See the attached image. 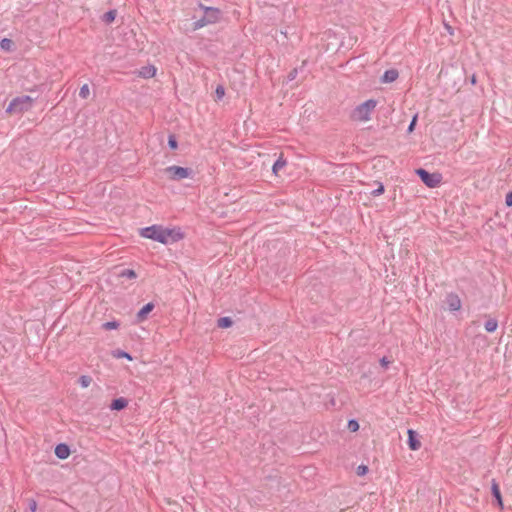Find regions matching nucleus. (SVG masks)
Instances as JSON below:
<instances>
[{
    "label": "nucleus",
    "instance_id": "f257e3e1",
    "mask_svg": "<svg viewBox=\"0 0 512 512\" xmlns=\"http://www.w3.org/2000/svg\"><path fill=\"white\" fill-rule=\"evenodd\" d=\"M143 238L151 239L162 244H171L184 239L185 234L179 227H163L161 225H152L142 228L139 232Z\"/></svg>",
    "mask_w": 512,
    "mask_h": 512
},
{
    "label": "nucleus",
    "instance_id": "f03ea898",
    "mask_svg": "<svg viewBox=\"0 0 512 512\" xmlns=\"http://www.w3.org/2000/svg\"><path fill=\"white\" fill-rule=\"evenodd\" d=\"M378 105L375 99H368L358 104L351 112V119L357 123H366L372 119V115Z\"/></svg>",
    "mask_w": 512,
    "mask_h": 512
},
{
    "label": "nucleus",
    "instance_id": "7ed1b4c3",
    "mask_svg": "<svg viewBox=\"0 0 512 512\" xmlns=\"http://www.w3.org/2000/svg\"><path fill=\"white\" fill-rule=\"evenodd\" d=\"M34 99L30 96L23 95L15 97L9 103L6 112L10 115L20 114L26 112L32 108Z\"/></svg>",
    "mask_w": 512,
    "mask_h": 512
},
{
    "label": "nucleus",
    "instance_id": "20e7f679",
    "mask_svg": "<svg viewBox=\"0 0 512 512\" xmlns=\"http://www.w3.org/2000/svg\"><path fill=\"white\" fill-rule=\"evenodd\" d=\"M164 173L169 180L177 181L192 177L193 171L190 168L172 165L166 167Z\"/></svg>",
    "mask_w": 512,
    "mask_h": 512
},
{
    "label": "nucleus",
    "instance_id": "39448f33",
    "mask_svg": "<svg viewBox=\"0 0 512 512\" xmlns=\"http://www.w3.org/2000/svg\"><path fill=\"white\" fill-rule=\"evenodd\" d=\"M416 173L429 188H435L441 183L442 177L439 173H429L422 168L417 169Z\"/></svg>",
    "mask_w": 512,
    "mask_h": 512
},
{
    "label": "nucleus",
    "instance_id": "423d86ee",
    "mask_svg": "<svg viewBox=\"0 0 512 512\" xmlns=\"http://www.w3.org/2000/svg\"><path fill=\"white\" fill-rule=\"evenodd\" d=\"M201 8L205 12L204 19L208 25L215 24L220 21V19H221V10L220 9L215 8V7H206V6H202V5H201Z\"/></svg>",
    "mask_w": 512,
    "mask_h": 512
},
{
    "label": "nucleus",
    "instance_id": "0eeeda50",
    "mask_svg": "<svg viewBox=\"0 0 512 512\" xmlns=\"http://www.w3.org/2000/svg\"><path fill=\"white\" fill-rule=\"evenodd\" d=\"M157 68L154 65H146L141 67L137 74L139 77L144 79H150L153 78L156 75Z\"/></svg>",
    "mask_w": 512,
    "mask_h": 512
},
{
    "label": "nucleus",
    "instance_id": "6e6552de",
    "mask_svg": "<svg viewBox=\"0 0 512 512\" xmlns=\"http://www.w3.org/2000/svg\"><path fill=\"white\" fill-rule=\"evenodd\" d=\"M446 303L451 311H458L461 309V300L456 294H449L446 297Z\"/></svg>",
    "mask_w": 512,
    "mask_h": 512
},
{
    "label": "nucleus",
    "instance_id": "1a4fd4ad",
    "mask_svg": "<svg viewBox=\"0 0 512 512\" xmlns=\"http://www.w3.org/2000/svg\"><path fill=\"white\" fill-rule=\"evenodd\" d=\"M408 434V446L410 450L417 451L421 447V442L417 439L416 433L414 430L409 429L407 431Z\"/></svg>",
    "mask_w": 512,
    "mask_h": 512
},
{
    "label": "nucleus",
    "instance_id": "9d476101",
    "mask_svg": "<svg viewBox=\"0 0 512 512\" xmlns=\"http://www.w3.org/2000/svg\"><path fill=\"white\" fill-rule=\"evenodd\" d=\"M154 309L153 303H147L145 306H143L140 311L137 313V320L138 322L144 321L148 314Z\"/></svg>",
    "mask_w": 512,
    "mask_h": 512
},
{
    "label": "nucleus",
    "instance_id": "9b49d317",
    "mask_svg": "<svg viewBox=\"0 0 512 512\" xmlns=\"http://www.w3.org/2000/svg\"><path fill=\"white\" fill-rule=\"evenodd\" d=\"M55 455L59 458V459H66L69 457L70 455V450H69V447L65 444H59L56 446L55 448Z\"/></svg>",
    "mask_w": 512,
    "mask_h": 512
},
{
    "label": "nucleus",
    "instance_id": "f8f14e48",
    "mask_svg": "<svg viewBox=\"0 0 512 512\" xmlns=\"http://www.w3.org/2000/svg\"><path fill=\"white\" fill-rule=\"evenodd\" d=\"M399 76V73L396 69L387 70L381 78L383 83H392Z\"/></svg>",
    "mask_w": 512,
    "mask_h": 512
},
{
    "label": "nucleus",
    "instance_id": "ddd939ff",
    "mask_svg": "<svg viewBox=\"0 0 512 512\" xmlns=\"http://www.w3.org/2000/svg\"><path fill=\"white\" fill-rule=\"evenodd\" d=\"M127 405H128V401L125 398L120 397V398L113 400L110 407L112 410L119 411V410L126 408Z\"/></svg>",
    "mask_w": 512,
    "mask_h": 512
},
{
    "label": "nucleus",
    "instance_id": "4468645a",
    "mask_svg": "<svg viewBox=\"0 0 512 512\" xmlns=\"http://www.w3.org/2000/svg\"><path fill=\"white\" fill-rule=\"evenodd\" d=\"M286 160L280 155V157L274 163L272 170L275 175H278L279 171H281L286 166Z\"/></svg>",
    "mask_w": 512,
    "mask_h": 512
},
{
    "label": "nucleus",
    "instance_id": "2eb2a0df",
    "mask_svg": "<svg viewBox=\"0 0 512 512\" xmlns=\"http://www.w3.org/2000/svg\"><path fill=\"white\" fill-rule=\"evenodd\" d=\"M492 493H493L494 497L496 498L497 503H498L500 509H503L502 496H501L500 489H499V486H498L497 483H493V485H492Z\"/></svg>",
    "mask_w": 512,
    "mask_h": 512
},
{
    "label": "nucleus",
    "instance_id": "dca6fc26",
    "mask_svg": "<svg viewBox=\"0 0 512 512\" xmlns=\"http://www.w3.org/2000/svg\"><path fill=\"white\" fill-rule=\"evenodd\" d=\"M497 327H498V322L495 319H488L485 322V330L487 332H494V331H496Z\"/></svg>",
    "mask_w": 512,
    "mask_h": 512
},
{
    "label": "nucleus",
    "instance_id": "f3484780",
    "mask_svg": "<svg viewBox=\"0 0 512 512\" xmlns=\"http://www.w3.org/2000/svg\"><path fill=\"white\" fill-rule=\"evenodd\" d=\"M377 188L370 192L372 197H379L385 192V187L381 182H376Z\"/></svg>",
    "mask_w": 512,
    "mask_h": 512
},
{
    "label": "nucleus",
    "instance_id": "a211bd4d",
    "mask_svg": "<svg viewBox=\"0 0 512 512\" xmlns=\"http://www.w3.org/2000/svg\"><path fill=\"white\" fill-rule=\"evenodd\" d=\"M217 324L218 327L220 328H229L230 326H232L233 322L230 317H222L218 319Z\"/></svg>",
    "mask_w": 512,
    "mask_h": 512
},
{
    "label": "nucleus",
    "instance_id": "6ab92c4d",
    "mask_svg": "<svg viewBox=\"0 0 512 512\" xmlns=\"http://www.w3.org/2000/svg\"><path fill=\"white\" fill-rule=\"evenodd\" d=\"M0 47L5 51H10L13 47V41L8 38H4L0 41Z\"/></svg>",
    "mask_w": 512,
    "mask_h": 512
},
{
    "label": "nucleus",
    "instance_id": "aec40b11",
    "mask_svg": "<svg viewBox=\"0 0 512 512\" xmlns=\"http://www.w3.org/2000/svg\"><path fill=\"white\" fill-rule=\"evenodd\" d=\"M79 96L82 99H87L90 96V88H89L88 84H84L81 86V88L79 90Z\"/></svg>",
    "mask_w": 512,
    "mask_h": 512
},
{
    "label": "nucleus",
    "instance_id": "412c9836",
    "mask_svg": "<svg viewBox=\"0 0 512 512\" xmlns=\"http://www.w3.org/2000/svg\"><path fill=\"white\" fill-rule=\"evenodd\" d=\"M116 18V11L114 10H111V11H108L107 13L104 14L103 16V20L106 22V23H112Z\"/></svg>",
    "mask_w": 512,
    "mask_h": 512
},
{
    "label": "nucleus",
    "instance_id": "4be33fe9",
    "mask_svg": "<svg viewBox=\"0 0 512 512\" xmlns=\"http://www.w3.org/2000/svg\"><path fill=\"white\" fill-rule=\"evenodd\" d=\"M92 382V378L90 376H87V375H83L79 378V383L80 385L83 387V388H87L90 386Z\"/></svg>",
    "mask_w": 512,
    "mask_h": 512
},
{
    "label": "nucleus",
    "instance_id": "5701e85b",
    "mask_svg": "<svg viewBox=\"0 0 512 512\" xmlns=\"http://www.w3.org/2000/svg\"><path fill=\"white\" fill-rule=\"evenodd\" d=\"M103 329L105 330H112V329H117L119 327V323L116 322V321H110V322H106L102 325Z\"/></svg>",
    "mask_w": 512,
    "mask_h": 512
},
{
    "label": "nucleus",
    "instance_id": "b1692460",
    "mask_svg": "<svg viewBox=\"0 0 512 512\" xmlns=\"http://www.w3.org/2000/svg\"><path fill=\"white\" fill-rule=\"evenodd\" d=\"M114 357L115 358H125V359H127L129 361H131L133 359L130 354H128L127 352H124V351H120V350L116 351L114 353Z\"/></svg>",
    "mask_w": 512,
    "mask_h": 512
},
{
    "label": "nucleus",
    "instance_id": "393cba45",
    "mask_svg": "<svg viewBox=\"0 0 512 512\" xmlns=\"http://www.w3.org/2000/svg\"><path fill=\"white\" fill-rule=\"evenodd\" d=\"M208 25L204 19V17L200 20H197L193 23V30H199L203 28L204 26Z\"/></svg>",
    "mask_w": 512,
    "mask_h": 512
},
{
    "label": "nucleus",
    "instance_id": "a878e982",
    "mask_svg": "<svg viewBox=\"0 0 512 512\" xmlns=\"http://www.w3.org/2000/svg\"><path fill=\"white\" fill-rule=\"evenodd\" d=\"M359 423L356 420H350L348 422V429L351 432H357L359 430Z\"/></svg>",
    "mask_w": 512,
    "mask_h": 512
},
{
    "label": "nucleus",
    "instance_id": "bb28decb",
    "mask_svg": "<svg viewBox=\"0 0 512 512\" xmlns=\"http://www.w3.org/2000/svg\"><path fill=\"white\" fill-rule=\"evenodd\" d=\"M121 276H122V277L130 278V279H134V278H136V273H135V271H134V270L127 269V270H124V271L121 273Z\"/></svg>",
    "mask_w": 512,
    "mask_h": 512
},
{
    "label": "nucleus",
    "instance_id": "cd10ccee",
    "mask_svg": "<svg viewBox=\"0 0 512 512\" xmlns=\"http://www.w3.org/2000/svg\"><path fill=\"white\" fill-rule=\"evenodd\" d=\"M217 99H222L225 95V89L222 86H218L215 90Z\"/></svg>",
    "mask_w": 512,
    "mask_h": 512
},
{
    "label": "nucleus",
    "instance_id": "c85d7f7f",
    "mask_svg": "<svg viewBox=\"0 0 512 512\" xmlns=\"http://www.w3.org/2000/svg\"><path fill=\"white\" fill-rule=\"evenodd\" d=\"M367 472H368V467H367V466H365V465H360V466H358V468H357V474H358L359 476H363V475H365Z\"/></svg>",
    "mask_w": 512,
    "mask_h": 512
},
{
    "label": "nucleus",
    "instance_id": "c756f323",
    "mask_svg": "<svg viewBox=\"0 0 512 512\" xmlns=\"http://www.w3.org/2000/svg\"><path fill=\"white\" fill-rule=\"evenodd\" d=\"M168 144H169L170 148H172V149L177 148V141L173 136L169 137Z\"/></svg>",
    "mask_w": 512,
    "mask_h": 512
},
{
    "label": "nucleus",
    "instance_id": "7c9ffc66",
    "mask_svg": "<svg viewBox=\"0 0 512 512\" xmlns=\"http://www.w3.org/2000/svg\"><path fill=\"white\" fill-rule=\"evenodd\" d=\"M416 122H417V115H415V116L413 117V119H412V121H411V123H410V125H409V127H408V132H409V133H411V132L414 130L415 125H416Z\"/></svg>",
    "mask_w": 512,
    "mask_h": 512
},
{
    "label": "nucleus",
    "instance_id": "2f4dec72",
    "mask_svg": "<svg viewBox=\"0 0 512 512\" xmlns=\"http://www.w3.org/2000/svg\"><path fill=\"white\" fill-rule=\"evenodd\" d=\"M505 203L508 207L512 206V191L507 193L506 198H505Z\"/></svg>",
    "mask_w": 512,
    "mask_h": 512
},
{
    "label": "nucleus",
    "instance_id": "473e14b6",
    "mask_svg": "<svg viewBox=\"0 0 512 512\" xmlns=\"http://www.w3.org/2000/svg\"><path fill=\"white\" fill-rule=\"evenodd\" d=\"M381 364H382L383 366H387V365L389 364V361H388L386 358H382V359H381Z\"/></svg>",
    "mask_w": 512,
    "mask_h": 512
}]
</instances>
